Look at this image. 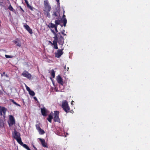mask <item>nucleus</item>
I'll list each match as a JSON object with an SVG mask.
<instances>
[{"label": "nucleus", "mask_w": 150, "mask_h": 150, "mask_svg": "<svg viewBox=\"0 0 150 150\" xmlns=\"http://www.w3.org/2000/svg\"><path fill=\"white\" fill-rule=\"evenodd\" d=\"M44 8L43 10L44 13L46 15L47 17H50V12L51 9L49 1L47 0L44 1Z\"/></svg>", "instance_id": "nucleus-1"}, {"label": "nucleus", "mask_w": 150, "mask_h": 150, "mask_svg": "<svg viewBox=\"0 0 150 150\" xmlns=\"http://www.w3.org/2000/svg\"><path fill=\"white\" fill-rule=\"evenodd\" d=\"M64 30H63L61 31L62 34L64 35H66V34L64 33Z\"/></svg>", "instance_id": "nucleus-33"}, {"label": "nucleus", "mask_w": 150, "mask_h": 150, "mask_svg": "<svg viewBox=\"0 0 150 150\" xmlns=\"http://www.w3.org/2000/svg\"><path fill=\"white\" fill-rule=\"evenodd\" d=\"M64 69L65 70H67V68H66V67L65 66H64Z\"/></svg>", "instance_id": "nucleus-43"}, {"label": "nucleus", "mask_w": 150, "mask_h": 150, "mask_svg": "<svg viewBox=\"0 0 150 150\" xmlns=\"http://www.w3.org/2000/svg\"><path fill=\"white\" fill-rule=\"evenodd\" d=\"M7 110V109L4 107L0 106V115L1 116L3 115L5 117Z\"/></svg>", "instance_id": "nucleus-10"}, {"label": "nucleus", "mask_w": 150, "mask_h": 150, "mask_svg": "<svg viewBox=\"0 0 150 150\" xmlns=\"http://www.w3.org/2000/svg\"><path fill=\"white\" fill-rule=\"evenodd\" d=\"M20 8L21 10L22 11L24 12V11L23 10V9L21 8V6H20Z\"/></svg>", "instance_id": "nucleus-42"}, {"label": "nucleus", "mask_w": 150, "mask_h": 150, "mask_svg": "<svg viewBox=\"0 0 150 150\" xmlns=\"http://www.w3.org/2000/svg\"><path fill=\"white\" fill-rule=\"evenodd\" d=\"M49 42L52 45V43L50 41Z\"/></svg>", "instance_id": "nucleus-47"}, {"label": "nucleus", "mask_w": 150, "mask_h": 150, "mask_svg": "<svg viewBox=\"0 0 150 150\" xmlns=\"http://www.w3.org/2000/svg\"><path fill=\"white\" fill-rule=\"evenodd\" d=\"M25 87L26 88V90L28 92L31 90L30 88L28 87L27 85L25 86Z\"/></svg>", "instance_id": "nucleus-30"}, {"label": "nucleus", "mask_w": 150, "mask_h": 150, "mask_svg": "<svg viewBox=\"0 0 150 150\" xmlns=\"http://www.w3.org/2000/svg\"><path fill=\"white\" fill-rule=\"evenodd\" d=\"M41 112L42 115L44 116H45L47 115V111L46 110V108L44 107L43 108L41 109Z\"/></svg>", "instance_id": "nucleus-13"}, {"label": "nucleus", "mask_w": 150, "mask_h": 150, "mask_svg": "<svg viewBox=\"0 0 150 150\" xmlns=\"http://www.w3.org/2000/svg\"><path fill=\"white\" fill-rule=\"evenodd\" d=\"M56 78L57 80L58 83L62 85H63V82L61 76L59 75H58L56 77Z\"/></svg>", "instance_id": "nucleus-12"}, {"label": "nucleus", "mask_w": 150, "mask_h": 150, "mask_svg": "<svg viewBox=\"0 0 150 150\" xmlns=\"http://www.w3.org/2000/svg\"><path fill=\"white\" fill-rule=\"evenodd\" d=\"M8 9L11 11H13L14 10L13 8V7L11 6V5L10 4L8 7Z\"/></svg>", "instance_id": "nucleus-29"}, {"label": "nucleus", "mask_w": 150, "mask_h": 150, "mask_svg": "<svg viewBox=\"0 0 150 150\" xmlns=\"http://www.w3.org/2000/svg\"><path fill=\"white\" fill-rule=\"evenodd\" d=\"M51 31L52 33L54 35V36L53 37L54 40L53 42L52 45H54L57 44V40H58V34H57L53 30L51 29Z\"/></svg>", "instance_id": "nucleus-8"}, {"label": "nucleus", "mask_w": 150, "mask_h": 150, "mask_svg": "<svg viewBox=\"0 0 150 150\" xmlns=\"http://www.w3.org/2000/svg\"><path fill=\"white\" fill-rule=\"evenodd\" d=\"M67 70L68 71V69H69V67H67Z\"/></svg>", "instance_id": "nucleus-45"}, {"label": "nucleus", "mask_w": 150, "mask_h": 150, "mask_svg": "<svg viewBox=\"0 0 150 150\" xmlns=\"http://www.w3.org/2000/svg\"><path fill=\"white\" fill-rule=\"evenodd\" d=\"M2 3V2H0V3Z\"/></svg>", "instance_id": "nucleus-49"}, {"label": "nucleus", "mask_w": 150, "mask_h": 150, "mask_svg": "<svg viewBox=\"0 0 150 150\" xmlns=\"http://www.w3.org/2000/svg\"><path fill=\"white\" fill-rule=\"evenodd\" d=\"M39 139L41 142L42 145L43 147H47V144L45 143V140L44 139H42L41 138H39Z\"/></svg>", "instance_id": "nucleus-14"}, {"label": "nucleus", "mask_w": 150, "mask_h": 150, "mask_svg": "<svg viewBox=\"0 0 150 150\" xmlns=\"http://www.w3.org/2000/svg\"><path fill=\"white\" fill-rule=\"evenodd\" d=\"M50 25V26L48 25V27L49 28H55V27L57 26L55 24L52 23H51Z\"/></svg>", "instance_id": "nucleus-21"}, {"label": "nucleus", "mask_w": 150, "mask_h": 150, "mask_svg": "<svg viewBox=\"0 0 150 150\" xmlns=\"http://www.w3.org/2000/svg\"><path fill=\"white\" fill-rule=\"evenodd\" d=\"M11 101L13 103H14V104H15V105L18 106H19V107H21V105H19V104L17 103L16 102H15L14 101V100H11Z\"/></svg>", "instance_id": "nucleus-27"}, {"label": "nucleus", "mask_w": 150, "mask_h": 150, "mask_svg": "<svg viewBox=\"0 0 150 150\" xmlns=\"http://www.w3.org/2000/svg\"><path fill=\"white\" fill-rule=\"evenodd\" d=\"M39 132V133L41 134H44L45 133V132L43 130L40 129L39 131H38Z\"/></svg>", "instance_id": "nucleus-25"}, {"label": "nucleus", "mask_w": 150, "mask_h": 150, "mask_svg": "<svg viewBox=\"0 0 150 150\" xmlns=\"http://www.w3.org/2000/svg\"><path fill=\"white\" fill-rule=\"evenodd\" d=\"M62 107L67 113L70 111V109L68 105V102L66 100H64L62 102Z\"/></svg>", "instance_id": "nucleus-2"}, {"label": "nucleus", "mask_w": 150, "mask_h": 150, "mask_svg": "<svg viewBox=\"0 0 150 150\" xmlns=\"http://www.w3.org/2000/svg\"><path fill=\"white\" fill-rule=\"evenodd\" d=\"M5 56L7 58H11L12 57H11V56L8 55H7L6 54L5 55Z\"/></svg>", "instance_id": "nucleus-31"}, {"label": "nucleus", "mask_w": 150, "mask_h": 150, "mask_svg": "<svg viewBox=\"0 0 150 150\" xmlns=\"http://www.w3.org/2000/svg\"><path fill=\"white\" fill-rule=\"evenodd\" d=\"M36 129H37V130L38 131H39L40 130V129H41V128L40 127V126H38V127H36Z\"/></svg>", "instance_id": "nucleus-35"}, {"label": "nucleus", "mask_w": 150, "mask_h": 150, "mask_svg": "<svg viewBox=\"0 0 150 150\" xmlns=\"http://www.w3.org/2000/svg\"><path fill=\"white\" fill-rule=\"evenodd\" d=\"M13 138L15 139L16 138H18L21 137L20 133L17 132L15 129H14L13 132Z\"/></svg>", "instance_id": "nucleus-11"}, {"label": "nucleus", "mask_w": 150, "mask_h": 150, "mask_svg": "<svg viewBox=\"0 0 150 150\" xmlns=\"http://www.w3.org/2000/svg\"><path fill=\"white\" fill-rule=\"evenodd\" d=\"M36 129H37V130L38 131H39L40 130V129H41V128L40 127V126H38V127H36Z\"/></svg>", "instance_id": "nucleus-36"}, {"label": "nucleus", "mask_w": 150, "mask_h": 150, "mask_svg": "<svg viewBox=\"0 0 150 150\" xmlns=\"http://www.w3.org/2000/svg\"><path fill=\"white\" fill-rule=\"evenodd\" d=\"M9 121L8 123L9 126L10 127L12 126L15 123V120L14 117L11 115L9 116Z\"/></svg>", "instance_id": "nucleus-9"}, {"label": "nucleus", "mask_w": 150, "mask_h": 150, "mask_svg": "<svg viewBox=\"0 0 150 150\" xmlns=\"http://www.w3.org/2000/svg\"><path fill=\"white\" fill-rule=\"evenodd\" d=\"M14 43L16 45L19 47L21 46V43L20 41L18 39H16L13 41Z\"/></svg>", "instance_id": "nucleus-15"}, {"label": "nucleus", "mask_w": 150, "mask_h": 150, "mask_svg": "<svg viewBox=\"0 0 150 150\" xmlns=\"http://www.w3.org/2000/svg\"><path fill=\"white\" fill-rule=\"evenodd\" d=\"M24 1L26 4L28 3V2L27 0H24Z\"/></svg>", "instance_id": "nucleus-40"}, {"label": "nucleus", "mask_w": 150, "mask_h": 150, "mask_svg": "<svg viewBox=\"0 0 150 150\" xmlns=\"http://www.w3.org/2000/svg\"><path fill=\"white\" fill-rule=\"evenodd\" d=\"M23 26L27 30L28 29H29V28H30L29 26L28 25L26 24V23L24 24V25H23Z\"/></svg>", "instance_id": "nucleus-24"}, {"label": "nucleus", "mask_w": 150, "mask_h": 150, "mask_svg": "<svg viewBox=\"0 0 150 150\" xmlns=\"http://www.w3.org/2000/svg\"><path fill=\"white\" fill-rule=\"evenodd\" d=\"M35 126L36 127V128L37 127H38V126H40V123L39 124H37L35 125Z\"/></svg>", "instance_id": "nucleus-38"}, {"label": "nucleus", "mask_w": 150, "mask_h": 150, "mask_svg": "<svg viewBox=\"0 0 150 150\" xmlns=\"http://www.w3.org/2000/svg\"><path fill=\"white\" fill-rule=\"evenodd\" d=\"M5 76H6V77H7V76H7V74H6V75H5Z\"/></svg>", "instance_id": "nucleus-48"}, {"label": "nucleus", "mask_w": 150, "mask_h": 150, "mask_svg": "<svg viewBox=\"0 0 150 150\" xmlns=\"http://www.w3.org/2000/svg\"><path fill=\"white\" fill-rule=\"evenodd\" d=\"M28 92L29 94L32 96H34L35 94V93H34V91H32L31 90L29 91Z\"/></svg>", "instance_id": "nucleus-23"}, {"label": "nucleus", "mask_w": 150, "mask_h": 150, "mask_svg": "<svg viewBox=\"0 0 150 150\" xmlns=\"http://www.w3.org/2000/svg\"><path fill=\"white\" fill-rule=\"evenodd\" d=\"M16 139L17 140V142L21 145L23 143V142H22L21 137L18 138H16Z\"/></svg>", "instance_id": "nucleus-19"}, {"label": "nucleus", "mask_w": 150, "mask_h": 150, "mask_svg": "<svg viewBox=\"0 0 150 150\" xmlns=\"http://www.w3.org/2000/svg\"><path fill=\"white\" fill-rule=\"evenodd\" d=\"M52 16L53 19H60V11L56 9L54 11Z\"/></svg>", "instance_id": "nucleus-3"}, {"label": "nucleus", "mask_w": 150, "mask_h": 150, "mask_svg": "<svg viewBox=\"0 0 150 150\" xmlns=\"http://www.w3.org/2000/svg\"><path fill=\"white\" fill-rule=\"evenodd\" d=\"M59 112L57 111L54 112V121L55 122H60V120L59 117Z\"/></svg>", "instance_id": "nucleus-7"}, {"label": "nucleus", "mask_w": 150, "mask_h": 150, "mask_svg": "<svg viewBox=\"0 0 150 150\" xmlns=\"http://www.w3.org/2000/svg\"><path fill=\"white\" fill-rule=\"evenodd\" d=\"M54 48L55 49H58V47H57V44H56V45H54Z\"/></svg>", "instance_id": "nucleus-32"}, {"label": "nucleus", "mask_w": 150, "mask_h": 150, "mask_svg": "<svg viewBox=\"0 0 150 150\" xmlns=\"http://www.w3.org/2000/svg\"><path fill=\"white\" fill-rule=\"evenodd\" d=\"M33 147L34 148V149H35V150H37V149L36 148V147H35L34 145H33Z\"/></svg>", "instance_id": "nucleus-41"}, {"label": "nucleus", "mask_w": 150, "mask_h": 150, "mask_svg": "<svg viewBox=\"0 0 150 150\" xmlns=\"http://www.w3.org/2000/svg\"><path fill=\"white\" fill-rule=\"evenodd\" d=\"M21 75L29 80H30L31 79L32 77L31 75L26 70L24 71L22 73Z\"/></svg>", "instance_id": "nucleus-6"}, {"label": "nucleus", "mask_w": 150, "mask_h": 150, "mask_svg": "<svg viewBox=\"0 0 150 150\" xmlns=\"http://www.w3.org/2000/svg\"><path fill=\"white\" fill-rule=\"evenodd\" d=\"M57 34H58V40H57V42L59 45H61V47L62 48V46L64 43V38L61 35L60 33H58Z\"/></svg>", "instance_id": "nucleus-4"}, {"label": "nucleus", "mask_w": 150, "mask_h": 150, "mask_svg": "<svg viewBox=\"0 0 150 150\" xmlns=\"http://www.w3.org/2000/svg\"><path fill=\"white\" fill-rule=\"evenodd\" d=\"M21 146H22L23 147L28 150H30V149L29 148L28 146L25 144L23 143V144L21 145Z\"/></svg>", "instance_id": "nucleus-20"}, {"label": "nucleus", "mask_w": 150, "mask_h": 150, "mask_svg": "<svg viewBox=\"0 0 150 150\" xmlns=\"http://www.w3.org/2000/svg\"><path fill=\"white\" fill-rule=\"evenodd\" d=\"M56 1H57V4L59 5L60 4L59 0H56Z\"/></svg>", "instance_id": "nucleus-39"}, {"label": "nucleus", "mask_w": 150, "mask_h": 150, "mask_svg": "<svg viewBox=\"0 0 150 150\" xmlns=\"http://www.w3.org/2000/svg\"><path fill=\"white\" fill-rule=\"evenodd\" d=\"M61 49H58L57 52L55 53V56L56 57L59 58L63 54L64 52L63 51L64 48H61Z\"/></svg>", "instance_id": "nucleus-5"}, {"label": "nucleus", "mask_w": 150, "mask_h": 150, "mask_svg": "<svg viewBox=\"0 0 150 150\" xmlns=\"http://www.w3.org/2000/svg\"><path fill=\"white\" fill-rule=\"evenodd\" d=\"M27 6L31 10H33V8L32 6H31L30 5L29 3H28L27 4H26Z\"/></svg>", "instance_id": "nucleus-26"}, {"label": "nucleus", "mask_w": 150, "mask_h": 150, "mask_svg": "<svg viewBox=\"0 0 150 150\" xmlns=\"http://www.w3.org/2000/svg\"><path fill=\"white\" fill-rule=\"evenodd\" d=\"M57 20H55V24L57 25H59L61 23L62 21V19L60 18V19H57Z\"/></svg>", "instance_id": "nucleus-18"}, {"label": "nucleus", "mask_w": 150, "mask_h": 150, "mask_svg": "<svg viewBox=\"0 0 150 150\" xmlns=\"http://www.w3.org/2000/svg\"><path fill=\"white\" fill-rule=\"evenodd\" d=\"M74 102V101H72V102H71V104H72L73 103V102Z\"/></svg>", "instance_id": "nucleus-46"}, {"label": "nucleus", "mask_w": 150, "mask_h": 150, "mask_svg": "<svg viewBox=\"0 0 150 150\" xmlns=\"http://www.w3.org/2000/svg\"><path fill=\"white\" fill-rule=\"evenodd\" d=\"M5 74V72H4L1 75V76H4V75Z\"/></svg>", "instance_id": "nucleus-37"}, {"label": "nucleus", "mask_w": 150, "mask_h": 150, "mask_svg": "<svg viewBox=\"0 0 150 150\" xmlns=\"http://www.w3.org/2000/svg\"><path fill=\"white\" fill-rule=\"evenodd\" d=\"M55 72L54 70L53 69L51 71V75L54 78L55 76Z\"/></svg>", "instance_id": "nucleus-22"}, {"label": "nucleus", "mask_w": 150, "mask_h": 150, "mask_svg": "<svg viewBox=\"0 0 150 150\" xmlns=\"http://www.w3.org/2000/svg\"><path fill=\"white\" fill-rule=\"evenodd\" d=\"M53 113L51 112L50 114L48 115V117L47 118V120L48 121L51 123L52 122V120L53 119Z\"/></svg>", "instance_id": "nucleus-16"}, {"label": "nucleus", "mask_w": 150, "mask_h": 150, "mask_svg": "<svg viewBox=\"0 0 150 150\" xmlns=\"http://www.w3.org/2000/svg\"><path fill=\"white\" fill-rule=\"evenodd\" d=\"M34 98L35 100H37V98L35 97H34Z\"/></svg>", "instance_id": "nucleus-44"}, {"label": "nucleus", "mask_w": 150, "mask_h": 150, "mask_svg": "<svg viewBox=\"0 0 150 150\" xmlns=\"http://www.w3.org/2000/svg\"><path fill=\"white\" fill-rule=\"evenodd\" d=\"M57 25L55 27V28H54V29H55V31H56V33H57L58 32V30H57Z\"/></svg>", "instance_id": "nucleus-34"}, {"label": "nucleus", "mask_w": 150, "mask_h": 150, "mask_svg": "<svg viewBox=\"0 0 150 150\" xmlns=\"http://www.w3.org/2000/svg\"><path fill=\"white\" fill-rule=\"evenodd\" d=\"M28 32L30 34H32L33 33L32 29L30 28L28 29L27 30Z\"/></svg>", "instance_id": "nucleus-28"}, {"label": "nucleus", "mask_w": 150, "mask_h": 150, "mask_svg": "<svg viewBox=\"0 0 150 150\" xmlns=\"http://www.w3.org/2000/svg\"><path fill=\"white\" fill-rule=\"evenodd\" d=\"M63 25L64 26H65L67 24V21L66 18V16L64 15H63Z\"/></svg>", "instance_id": "nucleus-17"}]
</instances>
